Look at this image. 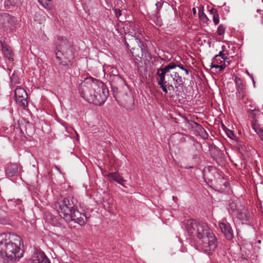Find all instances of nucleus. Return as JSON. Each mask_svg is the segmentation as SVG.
I'll return each instance as SVG.
<instances>
[{"label": "nucleus", "instance_id": "f257e3e1", "mask_svg": "<svg viewBox=\"0 0 263 263\" xmlns=\"http://www.w3.org/2000/svg\"><path fill=\"white\" fill-rule=\"evenodd\" d=\"M182 223V226L189 235L201 240L200 245L205 252L210 254L215 250L217 246V239L205 223L193 219H185Z\"/></svg>", "mask_w": 263, "mask_h": 263}, {"label": "nucleus", "instance_id": "f03ea898", "mask_svg": "<svg viewBox=\"0 0 263 263\" xmlns=\"http://www.w3.org/2000/svg\"><path fill=\"white\" fill-rule=\"evenodd\" d=\"M176 67V64L171 62L157 69L158 84L165 93L175 92L177 94L182 90L183 82L181 77L174 71Z\"/></svg>", "mask_w": 263, "mask_h": 263}, {"label": "nucleus", "instance_id": "7ed1b4c3", "mask_svg": "<svg viewBox=\"0 0 263 263\" xmlns=\"http://www.w3.org/2000/svg\"><path fill=\"white\" fill-rule=\"evenodd\" d=\"M79 91L86 101L98 106L105 102L109 95L104 84L92 77L85 78L80 84Z\"/></svg>", "mask_w": 263, "mask_h": 263}, {"label": "nucleus", "instance_id": "20e7f679", "mask_svg": "<svg viewBox=\"0 0 263 263\" xmlns=\"http://www.w3.org/2000/svg\"><path fill=\"white\" fill-rule=\"evenodd\" d=\"M21 238L11 233L0 234V259L6 263H13L23 256L21 249Z\"/></svg>", "mask_w": 263, "mask_h": 263}, {"label": "nucleus", "instance_id": "39448f33", "mask_svg": "<svg viewBox=\"0 0 263 263\" xmlns=\"http://www.w3.org/2000/svg\"><path fill=\"white\" fill-rule=\"evenodd\" d=\"M55 45V58L58 63L63 66L71 65L74 58V48L72 43L65 37L58 36Z\"/></svg>", "mask_w": 263, "mask_h": 263}, {"label": "nucleus", "instance_id": "423d86ee", "mask_svg": "<svg viewBox=\"0 0 263 263\" xmlns=\"http://www.w3.org/2000/svg\"><path fill=\"white\" fill-rule=\"evenodd\" d=\"M78 202L74 197H66L54 204V208L60 217L65 220L70 219V214L78 209Z\"/></svg>", "mask_w": 263, "mask_h": 263}, {"label": "nucleus", "instance_id": "0eeeda50", "mask_svg": "<svg viewBox=\"0 0 263 263\" xmlns=\"http://www.w3.org/2000/svg\"><path fill=\"white\" fill-rule=\"evenodd\" d=\"M17 24L16 18L8 13H3L0 15V27L5 31L12 30Z\"/></svg>", "mask_w": 263, "mask_h": 263}, {"label": "nucleus", "instance_id": "6e6552de", "mask_svg": "<svg viewBox=\"0 0 263 263\" xmlns=\"http://www.w3.org/2000/svg\"><path fill=\"white\" fill-rule=\"evenodd\" d=\"M15 101L24 109L28 106L27 94L24 89L21 87L16 88L14 91Z\"/></svg>", "mask_w": 263, "mask_h": 263}, {"label": "nucleus", "instance_id": "1a4fd4ad", "mask_svg": "<svg viewBox=\"0 0 263 263\" xmlns=\"http://www.w3.org/2000/svg\"><path fill=\"white\" fill-rule=\"evenodd\" d=\"M70 219L65 220L67 222L74 221L80 226L84 225L87 221V216L84 214L80 213L77 209L73 210L70 214Z\"/></svg>", "mask_w": 263, "mask_h": 263}, {"label": "nucleus", "instance_id": "9d476101", "mask_svg": "<svg viewBox=\"0 0 263 263\" xmlns=\"http://www.w3.org/2000/svg\"><path fill=\"white\" fill-rule=\"evenodd\" d=\"M129 27V28L127 29L128 32L125 34L126 35L134 37L136 42H138V41L141 40L143 35L139 29V26L133 23H130Z\"/></svg>", "mask_w": 263, "mask_h": 263}, {"label": "nucleus", "instance_id": "9b49d317", "mask_svg": "<svg viewBox=\"0 0 263 263\" xmlns=\"http://www.w3.org/2000/svg\"><path fill=\"white\" fill-rule=\"evenodd\" d=\"M138 47L132 48L130 50L133 56L136 60H139V59H141L145 54V45L144 43L141 41H138Z\"/></svg>", "mask_w": 263, "mask_h": 263}, {"label": "nucleus", "instance_id": "f8f14e48", "mask_svg": "<svg viewBox=\"0 0 263 263\" xmlns=\"http://www.w3.org/2000/svg\"><path fill=\"white\" fill-rule=\"evenodd\" d=\"M219 226L222 233L224 235L227 239L232 240L233 238V231L229 223L220 222Z\"/></svg>", "mask_w": 263, "mask_h": 263}, {"label": "nucleus", "instance_id": "ddd939ff", "mask_svg": "<svg viewBox=\"0 0 263 263\" xmlns=\"http://www.w3.org/2000/svg\"><path fill=\"white\" fill-rule=\"evenodd\" d=\"M29 263H50L44 252H36L29 260Z\"/></svg>", "mask_w": 263, "mask_h": 263}, {"label": "nucleus", "instance_id": "4468645a", "mask_svg": "<svg viewBox=\"0 0 263 263\" xmlns=\"http://www.w3.org/2000/svg\"><path fill=\"white\" fill-rule=\"evenodd\" d=\"M107 177L108 178L110 181H116L119 184L126 187V186L124 184V183L126 182V180H124L118 172L110 173L107 175Z\"/></svg>", "mask_w": 263, "mask_h": 263}, {"label": "nucleus", "instance_id": "2eb2a0df", "mask_svg": "<svg viewBox=\"0 0 263 263\" xmlns=\"http://www.w3.org/2000/svg\"><path fill=\"white\" fill-rule=\"evenodd\" d=\"M2 47V51L4 56L9 61H13V54L11 48L4 42L1 41Z\"/></svg>", "mask_w": 263, "mask_h": 263}, {"label": "nucleus", "instance_id": "dca6fc26", "mask_svg": "<svg viewBox=\"0 0 263 263\" xmlns=\"http://www.w3.org/2000/svg\"><path fill=\"white\" fill-rule=\"evenodd\" d=\"M18 165L15 163L11 164L6 171V175L8 177H13L18 173Z\"/></svg>", "mask_w": 263, "mask_h": 263}, {"label": "nucleus", "instance_id": "f3484780", "mask_svg": "<svg viewBox=\"0 0 263 263\" xmlns=\"http://www.w3.org/2000/svg\"><path fill=\"white\" fill-rule=\"evenodd\" d=\"M252 126L260 138V140L263 141V128L256 123V120L255 122L252 121Z\"/></svg>", "mask_w": 263, "mask_h": 263}, {"label": "nucleus", "instance_id": "a211bd4d", "mask_svg": "<svg viewBox=\"0 0 263 263\" xmlns=\"http://www.w3.org/2000/svg\"><path fill=\"white\" fill-rule=\"evenodd\" d=\"M124 107L128 111H132L134 109V100L130 96L128 97L127 100L124 103Z\"/></svg>", "mask_w": 263, "mask_h": 263}, {"label": "nucleus", "instance_id": "6ab92c4d", "mask_svg": "<svg viewBox=\"0 0 263 263\" xmlns=\"http://www.w3.org/2000/svg\"><path fill=\"white\" fill-rule=\"evenodd\" d=\"M21 3V0H4V5L6 8L11 6H18Z\"/></svg>", "mask_w": 263, "mask_h": 263}, {"label": "nucleus", "instance_id": "aec40b11", "mask_svg": "<svg viewBox=\"0 0 263 263\" xmlns=\"http://www.w3.org/2000/svg\"><path fill=\"white\" fill-rule=\"evenodd\" d=\"M198 16L203 23L207 24L208 22L209 21L205 14L204 13L203 7L199 8L198 10Z\"/></svg>", "mask_w": 263, "mask_h": 263}, {"label": "nucleus", "instance_id": "412c9836", "mask_svg": "<svg viewBox=\"0 0 263 263\" xmlns=\"http://www.w3.org/2000/svg\"><path fill=\"white\" fill-rule=\"evenodd\" d=\"M245 89V86L241 84H238L237 86V93H238V97L240 99H242L245 96V92L244 91Z\"/></svg>", "mask_w": 263, "mask_h": 263}, {"label": "nucleus", "instance_id": "4be33fe9", "mask_svg": "<svg viewBox=\"0 0 263 263\" xmlns=\"http://www.w3.org/2000/svg\"><path fill=\"white\" fill-rule=\"evenodd\" d=\"M210 12L213 15V20L215 25H217L219 22V20L216 10L212 8L210 10Z\"/></svg>", "mask_w": 263, "mask_h": 263}, {"label": "nucleus", "instance_id": "5701e85b", "mask_svg": "<svg viewBox=\"0 0 263 263\" xmlns=\"http://www.w3.org/2000/svg\"><path fill=\"white\" fill-rule=\"evenodd\" d=\"M222 51H220L219 53L218 54H217L216 55L215 57H214V60L215 61H217V59L220 57L222 59H223L224 60H226L228 58L227 57L225 56V54L223 53V51H224V48H226L224 46H222Z\"/></svg>", "mask_w": 263, "mask_h": 263}, {"label": "nucleus", "instance_id": "b1692460", "mask_svg": "<svg viewBox=\"0 0 263 263\" xmlns=\"http://www.w3.org/2000/svg\"><path fill=\"white\" fill-rule=\"evenodd\" d=\"M225 30L226 28L224 27V26L222 24L218 26L217 30L218 35H222L223 34H224L225 32Z\"/></svg>", "mask_w": 263, "mask_h": 263}, {"label": "nucleus", "instance_id": "393cba45", "mask_svg": "<svg viewBox=\"0 0 263 263\" xmlns=\"http://www.w3.org/2000/svg\"><path fill=\"white\" fill-rule=\"evenodd\" d=\"M239 218L241 219L247 220L249 219V216L248 214V212L246 210H244L243 214H239Z\"/></svg>", "mask_w": 263, "mask_h": 263}, {"label": "nucleus", "instance_id": "a878e982", "mask_svg": "<svg viewBox=\"0 0 263 263\" xmlns=\"http://www.w3.org/2000/svg\"><path fill=\"white\" fill-rule=\"evenodd\" d=\"M52 6V0H46V3H44V7L46 9H51Z\"/></svg>", "mask_w": 263, "mask_h": 263}, {"label": "nucleus", "instance_id": "bb28decb", "mask_svg": "<svg viewBox=\"0 0 263 263\" xmlns=\"http://www.w3.org/2000/svg\"><path fill=\"white\" fill-rule=\"evenodd\" d=\"M111 81L112 82H114V81H118L121 83L123 82L122 79L118 75L114 76L112 78Z\"/></svg>", "mask_w": 263, "mask_h": 263}, {"label": "nucleus", "instance_id": "cd10ccee", "mask_svg": "<svg viewBox=\"0 0 263 263\" xmlns=\"http://www.w3.org/2000/svg\"><path fill=\"white\" fill-rule=\"evenodd\" d=\"M258 112V111L255 110V109L251 110L250 115L254 118V119L252 121L255 122V121L256 120V122H257V120L256 119V116Z\"/></svg>", "mask_w": 263, "mask_h": 263}, {"label": "nucleus", "instance_id": "c85d7f7f", "mask_svg": "<svg viewBox=\"0 0 263 263\" xmlns=\"http://www.w3.org/2000/svg\"><path fill=\"white\" fill-rule=\"evenodd\" d=\"M226 134H227V136H228V137H229L231 139H232L233 137L234 136V134L233 133V132L230 130H228V131H226Z\"/></svg>", "mask_w": 263, "mask_h": 263}, {"label": "nucleus", "instance_id": "c756f323", "mask_svg": "<svg viewBox=\"0 0 263 263\" xmlns=\"http://www.w3.org/2000/svg\"><path fill=\"white\" fill-rule=\"evenodd\" d=\"M115 13L116 17H119L121 15V11L120 9H115Z\"/></svg>", "mask_w": 263, "mask_h": 263}, {"label": "nucleus", "instance_id": "7c9ffc66", "mask_svg": "<svg viewBox=\"0 0 263 263\" xmlns=\"http://www.w3.org/2000/svg\"><path fill=\"white\" fill-rule=\"evenodd\" d=\"M198 129L201 131V133L204 132V133H205V135L206 136H208L207 134L205 132V129L201 126H200V125L199 126Z\"/></svg>", "mask_w": 263, "mask_h": 263}, {"label": "nucleus", "instance_id": "2f4dec72", "mask_svg": "<svg viewBox=\"0 0 263 263\" xmlns=\"http://www.w3.org/2000/svg\"><path fill=\"white\" fill-rule=\"evenodd\" d=\"M38 2L44 7V3H46V0H38Z\"/></svg>", "mask_w": 263, "mask_h": 263}, {"label": "nucleus", "instance_id": "473e14b6", "mask_svg": "<svg viewBox=\"0 0 263 263\" xmlns=\"http://www.w3.org/2000/svg\"><path fill=\"white\" fill-rule=\"evenodd\" d=\"M225 64L220 65V67L219 68L220 69V71H221L222 69H223L225 68Z\"/></svg>", "mask_w": 263, "mask_h": 263}, {"label": "nucleus", "instance_id": "72a5a7b5", "mask_svg": "<svg viewBox=\"0 0 263 263\" xmlns=\"http://www.w3.org/2000/svg\"><path fill=\"white\" fill-rule=\"evenodd\" d=\"M212 67H215L216 68H219L220 67V65L218 64H215L211 66Z\"/></svg>", "mask_w": 263, "mask_h": 263}, {"label": "nucleus", "instance_id": "f704fd0d", "mask_svg": "<svg viewBox=\"0 0 263 263\" xmlns=\"http://www.w3.org/2000/svg\"><path fill=\"white\" fill-rule=\"evenodd\" d=\"M177 65V67H179L181 69L183 70H185V68L183 66V65Z\"/></svg>", "mask_w": 263, "mask_h": 263}, {"label": "nucleus", "instance_id": "c9c22d12", "mask_svg": "<svg viewBox=\"0 0 263 263\" xmlns=\"http://www.w3.org/2000/svg\"><path fill=\"white\" fill-rule=\"evenodd\" d=\"M192 12H193V13L195 15L196 14V10L195 9V8H193L192 9Z\"/></svg>", "mask_w": 263, "mask_h": 263}, {"label": "nucleus", "instance_id": "e433bc0d", "mask_svg": "<svg viewBox=\"0 0 263 263\" xmlns=\"http://www.w3.org/2000/svg\"><path fill=\"white\" fill-rule=\"evenodd\" d=\"M173 200L175 201V202H176L177 200H178V198L176 196H173Z\"/></svg>", "mask_w": 263, "mask_h": 263}, {"label": "nucleus", "instance_id": "4c0bfd02", "mask_svg": "<svg viewBox=\"0 0 263 263\" xmlns=\"http://www.w3.org/2000/svg\"><path fill=\"white\" fill-rule=\"evenodd\" d=\"M185 72V74L186 75H188L189 74V70L187 69H185V70H184Z\"/></svg>", "mask_w": 263, "mask_h": 263}, {"label": "nucleus", "instance_id": "58836bf2", "mask_svg": "<svg viewBox=\"0 0 263 263\" xmlns=\"http://www.w3.org/2000/svg\"><path fill=\"white\" fill-rule=\"evenodd\" d=\"M261 11L260 10H257V12H259V11Z\"/></svg>", "mask_w": 263, "mask_h": 263}]
</instances>
